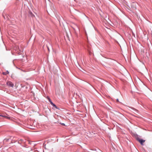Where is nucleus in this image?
<instances>
[{
	"label": "nucleus",
	"mask_w": 152,
	"mask_h": 152,
	"mask_svg": "<svg viewBox=\"0 0 152 152\" xmlns=\"http://www.w3.org/2000/svg\"><path fill=\"white\" fill-rule=\"evenodd\" d=\"M14 50H15V52L17 53V54H20V51L18 46H15L14 48Z\"/></svg>",
	"instance_id": "1"
},
{
	"label": "nucleus",
	"mask_w": 152,
	"mask_h": 152,
	"mask_svg": "<svg viewBox=\"0 0 152 152\" xmlns=\"http://www.w3.org/2000/svg\"><path fill=\"white\" fill-rule=\"evenodd\" d=\"M136 139L137 141H139L141 145H143V143L145 141V140H143L142 139H140L139 138H137Z\"/></svg>",
	"instance_id": "2"
},
{
	"label": "nucleus",
	"mask_w": 152,
	"mask_h": 152,
	"mask_svg": "<svg viewBox=\"0 0 152 152\" xmlns=\"http://www.w3.org/2000/svg\"><path fill=\"white\" fill-rule=\"evenodd\" d=\"M7 86L10 87H13L14 86V84L10 81H8L7 82Z\"/></svg>",
	"instance_id": "3"
},
{
	"label": "nucleus",
	"mask_w": 152,
	"mask_h": 152,
	"mask_svg": "<svg viewBox=\"0 0 152 152\" xmlns=\"http://www.w3.org/2000/svg\"><path fill=\"white\" fill-rule=\"evenodd\" d=\"M22 142H25L24 140L22 139H19L18 140V143H20V144H21V143Z\"/></svg>",
	"instance_id": "4"
},
{
	"label": "nucleus",
	"mask_w": 152,
	"mask_h": 152,
	"mask_svg": "<svg viewBox=\"0 0 152 152\" xmlns=\"http://www.w3.org/2000/svg\"><path fill=\"white\" fill-rule=\"evenodd\" d=\"M9 73V72L8 71H7L6 72H3V74L4 75H6L7 74H8Z\"/></svg>",
	"instance_id": "5"
},
{
	"label": "nucleus",
	"mask_w": 152,
	"mask_h": 152,
	"mask_svg": "<svg viewBox=\"0 0 152 152\" xmlns=\"http://www.w3.org/2000/svg\"><path fill=\"white\" fill-rule=\"evenodd\" d=\"M0 116H1V117H4L5 118H6L7 119H9L10 118L9 117H8V116H4V115H0Z\"/></svg>",
	"instance_id": "6"
},
{
	"label": "nucleus",
	"mask_w": 152,
	"mask_h": 152,
	"mask_svg": "<svg viewBox=\"0 0 152 152\" xmlns=\"http://www.w3.org/2000/svg\"><path fill=\"white\" fill-rule=\"evenodd\" d=\"M52 105L53 107H54L56 108H57V106H56V105L55 104H54V103H53Z\"/></svg>",
	"instance_id": "7"
},
{
	"label": "nucleus",
	"mask_w": 152,
	"mask_h": 152,
	"mask_svg": "<svg viewBox=\"0 0 152 152\" xmlns=\"http://www.w3.org/2000/svg\"><path fill=\"white\" fill-rule=\"evenodd\" d=\"M49 102L50 103V104L52 105L53 103L52 102V101L51 100H49Z\"/></svg>",
	"instance_id": "8"
},
{
	"label": "nucleus",
	"mask_w": 152,
	"mask_h": 152,
	"mask_svg": "<svg viewBox=\"0 0 152 152\" xmlns=\"http://www.w3.org/2000/svg\"><path fill=\"white\" fill-rule=\"evenodd\" d=\"M47 99L49 101V100H51L49 96H47Z\"/></svg>",
	"instance_id": "9"
},
{
	"label": "nucleus",
	"mask_w": 152,
	"mask_h": 152,
	"mask_svg": "<svg viewBox=\"0 0 152 152\" xmlns=\"http://www.w3.org/2000/svg\"><path fill=\"white\" fill-rule=\"evenodd\" d=\"M31 142H31V141H28V143L30 144H31Z\"/></svg>",
	"instance_id": "10"
},
{
	"label": "nucleus",
	"mask_w": 152,
	"mask_h": 152,
	"mask_svg": "<svg viewBox=\"0 0 152 152\" xmlns=\"http://www.w3.org/2000/svg\"><path fill=\"white\" fill-rule=\"evenodd\" d=\"M31 16H32V17H34V15L33 14H32Z\"/></svg>",
	"instance_id": "11"
},
{
	"label": "nucleus",
	"mask_w": 152,
	"mask_h": 152,
	"mask_svg": "<svg viewBox=\"0 0 152 152\" xmlns=\"http://www.w3.org/2000/svg\"><path fill=\"white\" fill-rule=\"evenodd\" d=\"M117 102H118V99H117Z\"/></svg>",
	"instance_id": "12"
},
{
	"label": "nucleus",
	"mask_w": 152,
	"mask_h": 152,
	"mask_svg": "<svg viewBox=\"0 0 152 152\" xmlns=\"http://www.w3.org/2000/svg\"><path fill=\"white\" fill-rule=\"evenodd\" d=\"M62 124L63 125H65V124H63H63Z\"/></svg>",
	"instance_id": "13"
},
{
	"label": "nucleus",
	"mask_w": 152,
	"mask_h": 152,
	"mask_svg": "<svg viewBox=\"0 0 152 152\" xmlns=\"http://www.w3.org/2000/svg\"><path fill=\"white\" fill-rule=\"evenodd\" d=\"M8 140H9V139H7V141H8Z\"/></svg>",
	"instance_id": "14"
}]
</instances>
